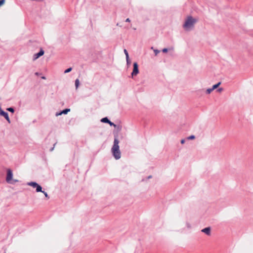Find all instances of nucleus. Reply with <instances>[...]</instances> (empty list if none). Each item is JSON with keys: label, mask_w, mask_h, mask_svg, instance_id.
<instances>
[{"label": "nucleus", "mask_w": 253, "mask_h": 253, "mask_svg": "<svg viewBox=\"0 0 253 253\" xmlns=\"http://www.w3.org/2000/svg\"><path fill=\"white\" fill-rule=\"evenodd\" d=\"M70 109H66L65 110H63L62 111H61L60 112H57L55 114L56 116H58L60 115H61L62 114H66L69 112H70Z\"/></svg>", "instance_id": "nucleus-7"}, {"label": "nucleus", "mask_w": 253, "mask_h": 253, "mask_svg": "<svg viewBox=\"0 0 253 253\" xmlns=\"http://www.w3.org/2000/svg\"><path fill=\"white\" fill-rule=\"evenodd\" d=\"M168 49L166 48H165L163 49V50H162V51L163 52H168Z\"/></svg>", "instance_id": "nucleus-25"}, {"label": "nucleus", "mask_w": 253, "mask_h": 253, "mask_svg": "<svg viewBox=\"0 0 253 253\" xmlns=\"http://www.w3.org/2000/svg\"><path fill=\"white\" fill-rule=\"evenodd\" d=\"M139 73L138 66L136 62L133 63V69L131 73V76L133 77L134 76L137 75Z\"/></svg>", "instance_id": "nucleus-4"}, {"label": "nucleus", "mask_w": 253, "mask_h": 253, "mask_svg": "<svg viewBox=\"0 0 253 253\" xmlns=\"http://www.w3.org/2000/svg\"><path fill=\"white\" fill-rule=\"evenodd\" d=\"M53 149H54V147L52 148L50 150L52 151L53 150Z\"/></svg>", "instance_id": "nucleus-30"}, {"label": "nucleus", "mask_w": 253, "mask_h": 253, "mask_svg": "<svg viewBox=\"0 0 253 253\" xmlns=\"http://www.w3.org/2000/svg\"><path fill=\"white\" fill-rule=\"evenodd\" d=\"M223 88L220 87L217 89V91L218 92H221L223 91Z\"/></svg>", "instance_id": "nucleus-24"}, {"label": "nucleus", "mask_w": 253, "mask_h": 253, "mask_svg": "<svg viewBox=\"0 0 253 253\" xmlns=\"http://www.w3.org/2000/svg\"><path fill=\"white\" fill-rule=\"evenodd\" d=\"M79 84H80L79 80V79H76L75 80V86H76V89L78 88V87L79 86Z\"/></svg>", "instance_id": "nucleus-11"}, {"label": "nucleus", "mask_w": 253, "mask_h": 253, "mask_svg": "<svg viewBox=\"0 0 253 253\" xmlns=\"http://www.w3.org/2000/svg\"><path fill=\"white\" fill-rule=\"evenodd\" d=\"M7 110L9 111L12 112V113H13L14 112V110L12 108H8L7 109Z\"/></svg>", "instance_id": "nucleus-21"}, {"label": "nucleus", "mask_w": 253, "mask_h": 253, "mask_svg": "<svg viewBox=\"0 0 253 253\" xmlns=\"http://www.w3.org/2000/svg\"><path fill=\"white\" fill-rule=\"evenodd\" d=\"M126 64H127V66L129 65L131 63V61L129 58V56H128V58L126 57Z\"/></svg>", "instance_id": "nucleus-14"}, {"label": "nucleus", "mask_w": 253, "mask_h": 253, "mask_svg": "<svg viewBox=\"0 0 253 253\" xmlns=\"http://www.w3.org/2000/svg\"><path fill=\"white\" fill-rule=\"evenodd\" d=\"M35 75H37V76H38V75H39V73L36 72V73H35Z\"/></svg>", "instance_id": "nucleus-29"}, {"label": "nucleus", "mask_w": 253, "mask_h": 253, "mask_svg": "<svg viewBox=\"0 0 253 253\" xmlns=\"http://www.w3.org/2000/svg\"><path fill=\"white\" fill-rule=\"evenodd\" d=\"M197 19L191 16H188L185 20L183 25V29L186 31H190L193 29L195 24L197 22Z\"/></svg>", "instance_id": "nucleus-1"}, {"label": "nucleus", "mask_w": 253, "mask_h": 253, "mask_svg": "<svg viewBox=\"0 0 253 253\" xmlns=\"http://www.w3.org/2000/svg\"><path fill=\"white\" fill-rule=\"evenodd\" d=\"M153 50L155 55H157L160 52V51L158 49H153Z\"/></svg>", "instance_id": "nucleus-19"}, {"label": "nucleus", "mask_w": 253, "mask_h": 253, "mask_svg": "<svg viewBox=\"0 0 253 253\" xmlns=\"http://www.w3.org/2000/svg\"><path fill=\"white\" fill-rule=\"evenodd\" d=\"M221 84V82H218L217 84L213 85L212 86V89H215L216 88H217L219 86V85Z\"/></svg>", "instance_id": "nucleus-13"}, {"label": "nucleus", "mask_w": 253, "mask_h": 253, "mask_svg": "<svg viewBox=\"0 0 253 253\" xmlns=\"http://www.w3.org/2000/svg\"><path fill=\"white\" fill-rule=\"evenodd\" d=\"M72 70V68H69L67 69H66L65 71H64V73H68L69 72H70V71H71Z\"/></svg>", "instance_id": "nucleus-16"}, {"label": "nucleus", "mask_w": 253, "mask_h": 253, "mask_svg": "<svg viewBox=\"0 0 253 253\" xmlns=\"http://www.w3.org/2000/svg\"><path fill=\"white\" fill-rule=\"evenodd\" d=\"M213 90V89H212V88H208L206 91V94H210L212 91Z\"/></svg>", "instance_id": "nucleus-12"}, {"label": "nucleus", "mask_w": 253, "mask_h": 253, "mask_svg": "<svg viewBox=\"0 0 253 253\" xmlns=\"http://www.w3.org/2000/svg\"><path fill=\"white\" fill-rule=\"evenodd\" d=\"M201 232L204 233L208 236H211V228L208 227L202 229Z\"/></svg>", "instance_id": "nucleus-6"}, {"label": "nucleus", "mask_w": 253, "mask_h": 253, "mask_svg": "<svg viewBox=\"0 0 253 253\" xmlns=\"http://www.w3.org/2000/svg\"><path fill=\"white\" fill-rule=\"evenodd\" d=\"M185 139H182V140H181V141H180L181 143L182 144H184L185 143Z\"/></svg>", "instance_id": "nucleus-26"}, {"label": "nucleus", "mask_w": 253, "mask_h": 253, "mask_svg": "<svg viewBox=\"0 0 253 253\" xmlns=\"http://www.w3.org/2000/svg\"><path fill=\"white\" fill-rule=\"evenodd\" d=\"M44 53V52L43 50L41 49L40 50V51L38 53H36V54H35L34 55V56H33V60H35L37 59L40 56L43 55Z\"/></svg>", "instance_id": "nucleus-5"}, {"label": "nucleus", "mask_w": 253, "mask_h": 253, "mask_svg": "<svg viewBox=\"0 0 253 253\" xmlns=\"http://www.w3.org/2000/svg\"><path fill=\"white\" fill-rule=\"evenodd\" d=\"M151 176H149L148 177V178H151Z\"/></svg>", "instance_id": "nucleus-31"}, {"label": "nucleus", "mask_w": 253, "mask_h": 253, "mask_svg": "<svg viewBox=\"0 0 253 253\" xmlns=\"http://www.w3.org/2000/svg\"><path fill=\"white\" fill-rule=\"evenodd\" d=\"M101 122L108 123H108L110 122V120L107 117L102 118L101 119Z\"/></svg>", "instance_id": "nucleus-9"}, {"label": "nucleus", "mask_w": 253, "mask_h": 253, "mask_svg": "<svg viewBox=\"0 0 253 253\" xmlns=\"http://www.w3.org/2000/svg\"><path fill=\"white\" fill-rule=\"evenodd\" d=\"M108 124L111 126H114L115 127H117V125H115V124H114L113 123L111 122L110 121V122L108 123Z\"/></svg>", "instance_id": "nucleus-18"}, {"label": "nucleus", "mask_w": 253, "mask_h": 253, "mask_svg": "<svg viewBox=\"0 0 253 253\" xmlns=\"http://www.w3.org/2000/svg\"><path fill=\"white\" fill-rule=\"evenodd\" d=\"M36 192H42V187L39 184L38 185V186L36 187Z\"/></svg>", "instance_id": "nucleus-10"}, {"label": "nucleus", "mask_w": 253, "mask_h": 253, "mask_svg": "<svg viewBox=\"0 0 253 253\" xmlns=\"http://www.w3.org/2000/svg\"><path fill=\"white\" fill-rule=\"evenodd\" d=\"M195 136L193 135H190L187 137V139L188 140H192L195 139Z\"/></svg>", "instance_id": "nucleus-15"}, {"label": "nucleus", "mask_w": 253, "mask_h": 253, "mask_svg": "<svg viewBox=\"0 0 253 253\" xmlns=\"http://www.w3.org/2000/svg\"><path fill=\"white\" fill-rule=\"evenodd\" d=\"M5 2V0H0V6H2Z\"/></svg>", "instance_id": "nucleus-22"}, {"label": "nucleus", "mask_w": 253, "mask_h": 253, "mask_svg": "<svg viewBox=\"0 0 253 253\" xmlns=\"http://www.w3.org/2000/svg\"><path fill=\"white\" fill-rule=\"evenodd\" d=\"M126 21L127 22H129L130 21V19L129 18H127L126 20Z\"/></svg>", "instance_id": "nucleus-27"}, {"label": "nucleus", "mask_w": 253, "mask_h": 253, "mask_svg": "<svg viewBox=\"0 0 253 253\" xmlns=\"http://www.w3.org/2000/svg\"><path fill=\"white\" fill-rule=\"evenodd\" d=\"M42 79H44H44H45V77H44V76H43V77H42Z\"/></svg>", "instance_id": "nucleus-28"}, {"label": "nucleus", "mask_w": 253, "mask_h": 253, "mask_svg": "<svg viewBox=\"0 0 253 253\" xmlns=\"http://www.w3.org/2000/svg\"><path fill=\"white\" fill-rule=\"evenodd\" d=\"M119 141L117 137L115 138L111 151L113 156L116 160H118L121 158V152L119 150Z\"/></svg>", "instance_id": "nucleus-2"}, {"label": "nucleus", "mask_w": 253, "mask_h": 253, "mask_svg": "<svg viewBox=\"0 0 253 253\" xmlns=\"http://www.w3.org/2000/svg\"><path fill=\"white\" fill-rule=\"evenodd\" d=\"M27 184L29 186L33 187V188H36L38 186V184L36 182H30L27 183Z\"/></svg>", "instance_id": "nucleus-8"}, {"label": "nucleus", "mask_w": 253, "mask_h": 253, "mask_svg": "<svg viewBox=\"0 0 253 253\" xmlns=\"http://www.w3.org/2000/svg\"><path fill=\"white\" fill-rule=\"evenodd\" d=\"M13 177L12 171L10 169H7V174L6 177V181L8 183H11V181Z\"/></svg>", "instance_id": "nucleus-3"}, {"label": "nucleus", "mask_w": 253, "mask_h": 253, "mask_svg": "<svg viewBox=\"0 0 253 253\" xmlns=\"http://www.w3.org/2000/svg\"><path fill=\"white\" fill-rule=\"evenodd\" d=\"M116 128H117L118 131H120L122 129V126L120 125H117V127Z\"/></svg>", "instance_id": "nucleus-23"}, {"label": "nucleus", "mask_w": 253, "mask_h": 253, "mask_svg": "<svg viewBox=\"0 0 253 253\" xmlns=\"http://www.w3.org/2000/svg\"><path fill=\"white\" fill-rule=\"evenodd\" d=\"M124 51V53H125V54L126 55V57L128 58V56H129V55H128V52L126 50V49H125Z\"/></svg>", "instance_id": "nucleus-17"}, {"label": "nucleus", "mask_w": 253, "mask_h": 253, "mask_svg": "<svg viewBox=\"0 0 253 253\" xmlns=\"http://www.w3.org/2000/svg\"><path fill=\"white\" fill-rule=\"evenodd\" d=\"M42 193H43L44 194V195L46 198H47V199L49 198V197L46 192L42 191Z\"/></svg>", "instance_id": "nucleus-20"}]
</instances>
